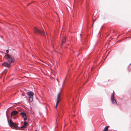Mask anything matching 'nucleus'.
I'll return each instance as SVG.
<instances>
[{
	"label": "nucleus",
	"instance_id": "obj_1",
	"mask_svg": "<svg viewBox=\"0 0 131 131\" xmlns=\"http://www.w3.org/2000/svg\"><path fill=\"white\" fill-rule=\"evenodd\" d=\"M5 54L7 60L9 63L5 62L2 63V65L8 67H9L10 63H13L14 61V59L13 57L10 56L8 54L6 53H5Z\"/></svg>",
	"mask_w": 131,
	"mask_h": 131
},
{
	"label": "nucleus",
	"instance_id": "obj_14",
	"mask_svg": "<svg viewBox=\"0 0 131 131\" xmlns=\"http://www.w3.org/2000/svg\"><path fill=\"white\" fill-rule=\"evenodd\" d=\"M35 131H38L37 130H36Z\"/></svg>",
	"mask_w": 131,
	"mask_h": 131
},
{
	"label": "nucleus",
	"instance_id": "obj_7",
	"mask_svg": "<svg viewBox=\"0 0 131 131\" xmlns=\"http://www.w3.org/2000/svg\"><path fill=\"white\" fill-rule=\"evenodd\" d=\"M60 93H59L58 94L57 97V102L56 103V106L55 107V108H57V106L58 105V103L60 102Z\"/></svg>",
	"mask_w": 131,
	"mask_h": 131
},
{
	"label": "nucleus",
	"instance_id": "obj_13",
	"mask_svg": "<svg viewBox=\"0 0 131 131\" xmlns=\"http://www.w3.org/2000/svg\"><path fill=\"white\" fill-rule=\"evenodd\" d=\"M95 21V20H93V22H94Z\"/></svg>",
	"mask_w": 131,
	"mask_h": 131
},
{
	"label": "nucleus",
	"instance_id": "obj_9",
	"mask_svg": "<svg viewBox=\"0 0 131 131\" xmlns=\"http://www.w3.org/2000/svg\"><path fill=\"white\" fill-rule=\"evenodd\" d=\"M27 125V122L25 121L24 123V125L21 127V128H25Z\"/></svg>",
	"mask_w": 131,
	"mask_h": 131
},
{
	"label": "nucleus",
	"instance_id": "obj_5",
	"mask_svg": "<svg viewBox=\"0 0 131 131\" xmlns=\"http://www.w3.org/2000/svg\"><path fill=\"white\" fill-rule=\"evenodd\" d=\"M111 101L112 103L114 104H116L117 105V103L116 102V100L115 99L114 97V94L113 93L111 96Z\"/></svg>",
	"mask_w": 131,
	"mask_h": 131
},
{
	"label": "nucleus",
	"instance_id": "obj_6",
	"mask_svg": "<svg viewBox=\"0 0 131 131\" xmlns=\"http://www.w3.org/2000/svg\"><path fill=\"white\" fill-rule=\"evenodd\" d=\"M20 114L21 115L22 117L23 118L24 120L26 121L27 120V117L26 113L24 112H21Z\"/></svg>",
	"mask_w": 131,
	"mask_h": 131
},
{
	"label": "nucleus",
	"instance_id": "obj_3",
	"mask_svg": "<svg viewBox=\"0 0 131 131\" xmlns=\"http://www.w3.org/2000/svg\"><path fill=\"white\" fill-rule=\"evenodd\" d=\"M34 30L35 33L39 34L42 36L44 35L45 32L44 31H41L36 27H35Z\"/></svg>",
	"mask_w": 131,
	"mask_h": 131
},
{
	"label": "nucleus",
	"instance_id": "obj_12",
	"mask_svg": "<svg viewBox=\"0 0 131 131\" xmlns=\"http://www.w3.org/2000/svg\"><path fill=\"white\" fill-rule=\"evenodd\" d=\"M6 52L7 53H8V52H9V51L8 50H6Z\"/></svg>",
	"mask_w": 131,
	"mask_h": 131
},
{
	"label": "nucleus",
	"instance_id": "obj_2",
	"mask_svg": "<svg viewBox=\"0 0 131 131\" xmlns=\"http://www.w3.org/2000/svg\"><path fill=\"white\" fill-rule=\"evenodd\" d=\"M27 95L29 99V101L31 102H32L33 100V95L34 93L32 92H29L27 93Z\"/></svg>",
	"mask_w": 131,
	"mask_h": 131
},
{
	"label": "nucleus",
	"instance_id": "obj_11",
	"mask_svg": "<svg viewBox=\"0 0 131 131\" xmlns=\"http://www.w3.org/2000/svg\"><path fill=\"white\" fill-rule=\"evenodd\" d=\"M108 127L107 126L105 127L103 129V131H106L108 129Z\"/></svg>",
	"mask_w": 131,
	"mask_h": 131
},
{
	"label": "nucleus",
	"instance_id": "obj_8",
	"mask_svg": "<svg viewBox=\"0 0 131 131\" xmlns=\"http://www.w3.org/2000/svg\"><path fill=\"white\" fill-rule=\"evenodd\" d=\"M18 113L17 111H13L11 113V115L12 116H14L16 115Z\"/></svg>",
	"mask_w": 131,
	"mask_h": 131
},
{
	"label": "nucleus",
	"instance_id": "obj_4",
	"mask_svg": "<svg viewBox=\"0 0 131 131\" xmlns=\"http://www.w3.org/2000/svg\"><path fill=\"white\" fill-rule=\"evenodd\" d=\"M9 124L10 127H12L14 128H17V124L14 122H13L11 120H10Z\"/></svg>",
	"mask_w": 131,
	"mask_h": 131
},
{
	"label": "nucleus",
	"instance_id": "obj_10",
	"mask_svg": "<svg viewBox=\"0 0 131 131\" xmlns=\"http://www.w3.org/2000/svg\"><path fill=\"white\" fill-rule=\"evenodd\" d=\"M66 41V38L65 37H64L63 38L62 40V43L61 44V45H62L63 43H65Z\"/></svg>",
	"mask_w": 131,
	"mask_h": 131
}]
</instances>
